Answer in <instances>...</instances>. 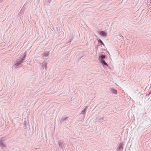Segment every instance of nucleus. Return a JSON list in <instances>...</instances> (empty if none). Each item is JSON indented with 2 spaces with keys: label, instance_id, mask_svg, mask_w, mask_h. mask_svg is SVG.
<instances>
[{
  "label": "nucleus",
  "instance_id": "obj_5",
  "mask_svg": "<svg viewBox=\"0 0 151 151\" xmlns=\"http://www.w3.org/2000/svg\"><path fill=\"white\" fill-rule=\"evenodd\" d=\"M110 91L113 93L114 94H117V91L115 89H114L113 88H111L110 89Z\"/></svg>",
  "mask_w": 151,
  "mask_h": 151
},
{
  "label": "nucleus",
  "instance_id": "obj_3",
  "mask_svg": "<svg viewBox=\"0 0 151 151\" xmlns=\"http://www.w3.org/2000/svg\"><path fill=\"white\" fill-rule=\"evenodd\" d=\"M105 57V56L102 55L101 56L99 55V60L100 62L102 64L103 66L105 67H106L108 66L107 64L106 63L104 60V58Z\"/></svg>",
  "mask_w": 151,
  "mask_h": 151
},
{
  "label": "nucleus",
  "instance_id": "obj_9",
  "mask_svg": "<svg viewBox=\"0 0 151 151\" xmlns=\"http://www.w3.org/2000/svg\"><path fill=\"white\" fill-rule=\"evenodd\" d=\"M24 125H25V123H24Z\"/></svg>",
  "mask_w": 151,
  "mask_h": 151
},
{
  "label": "nucleus",
  "instance_id": "obj_8",
  "mask_svg": "<svg viewBox=\"0 0 151 151\" xmlns=\"http://www.w3.org/2000/svg\"><path fill=\"white\" fill-rule=\"evenodd\" d=\"M49 54V52H47L46 53V54H45V53L44 54V56L45 57H46Z\"/></svg>",
  "mask_w": 151,
  "mask_h": 151
},
{
  "label": "nucleus",
  "instance_id": "obj_6",
  "mask_svg": "<svg viewBox=\"0 0 151 151\" xmlns=\"http://www.w3.org/2000/svg\"><path fill=\"white\" fill-rule=\"evenodd\" d=\"M98 42L99 43H100V44L101 45V47H103L104 46V45L102 42V41H101V40L100 39H99L98 40Z\"/></svg>",
  "mask_w": 151,
  "mask_h": 151
},
{
  "label": "nucleus",
  "instance_id": "obj_4",
  "mask_svg": "<svg viewBox=\"0 0 151 151\" xmlns=\"http://www.w3.org/2000/svg\"><path fill=\"white\" fill-rule=\"evenodd\" d=\"M100 34L103 36L107 37V33L105 32L104 31H100L99 32Z\"/></svg>",
  "mask_w": 151,
  "mask_h": 151
},
{
  "label": "nucleus",
  "instance_id": "obj_1",
  "mask_svg": "<svg viewBox=\"0 0 151 151\" xmlns=\"http://www.w3.org/2000/svg\"><path fill=\"white\" fill-rule=\"evenodd\" d=\"M25 57V55L24 54L22 55L21 57L18 59L17 61L14 62L12 66V68L13 69H19L20 67V65L22 63Z\"/></svg>",
  "mask_w": 151,
  "mask_h": 151
},
{
  "label": "nucleus",
  "instance_id": "obj_7",
  "mask_svg": "<svg viewBox=\"0 0 151 151\" xmlns=\"http://www.w3.org/2000/svg\"><path fill=\"white\" fill-rule=\"evenodd\" d=\"M86 112V110L85 109H84L81 112V114H85Z\"/></svg>",
  "mask_w": 151,
  "mask_h": 151
},
{
  "label": "nucleus",
  "instance_id": "obj_2",
  "mask_svg": "<svg viewBox=\"0 0 151 151\" xmlns=\"http://www.w3.org/2000/svg\"><path fill=\"white\" fill-rule=\"evenodd\" d=\"M0 147L3 149L7 148V142L5 137H2L0 139Z\"/></svg>",
  "mask_w": 151,
  "mask_h": 151
}]
</instances>
